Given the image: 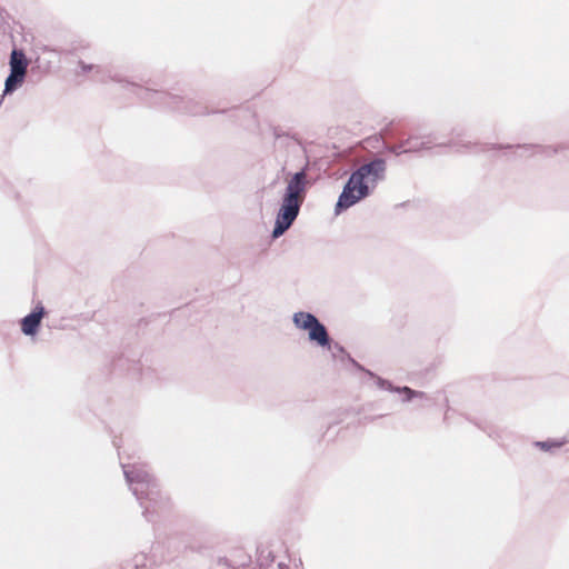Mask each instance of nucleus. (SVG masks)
Segmentation results:
<instances>
[{
	"mask_svg": "<svg viewBox=\"0 0 569 569\" xmlns=\"http://www.w3.org/2000/svg\"><path fill=\"white\" fill-rule=\"evenodd\" d=\"M44 310L43 307L37 306L32 312L27 315L21 320V330L26 336H34L38 332L39 326L43 318Z\"/></svg>",
	"mask_w": 569,
	"mask_h": 569,
	"instance_id": "5",
	"label": "nucleus"
},
{
	"mask_svg": "<svg viewBox=\"0 0 569 569\" xmlns=\"http://www.w3.org/2000/svg\"><path fill=\"white\" fill-rule=\"evenodd\" d=\"M398 390H399L400 392H403V393H405V396H406V399H407V400H410V399H412V398H415V397H417V396H418V392H416V391H413V390H411V389H409V388H407V387H405V388H402V389H398Z\"/></svg>",
	"mask_w": 569,
	"mask_h": 569,
	"instance_id": "7",
	"label": "nucleus"
},
{
	"mask_svg": "<svg viewBox=\"0 0 569 569\" xmlns=\"http://www.w3.org/2000/svg\"><path fill=\"white\" fill-rule=\"evenodd\" d=\"M291 320L296 331L306 337L310 345L323 350L331 348L328 329L313 313L302 310L296 311Z\"/></svg>",
	"mask_w": 569,
	"mask_h": 569,
	"instance_id": "3",
	"label": "nucleus"
},
{
	"mask_svg": "<svg viewBox=\"0 0 569 569\" xmlns=\"http://www.w3.org/2000/svg\"><path fill=\"white\" fill-rule=\"evenodd\" d=\"M568 442L567 437H561L558 439H551L547 441H537L535 442V447L541 451H555L563 447Z\"/></svg>",
	"mask_w": 569,
	"mask_h": 569,
	"instance_id": "6",
	"label": "nucleus"
},
{
	"mask_svg": "<svg viewBox=\"0 0 569 569\" xmlns=\"http://www.w3.org/2000/svg\"><path fill=\"white\" fill-rule=\"evenodd\" d=\"M383 172L382 161H373L357 170L345 186L338 199L336 211L346 210L366 198L378 181L382 179Z\"/></svg>",
	"mask_w": 569,
	"mask_h": 569,
	"instance_id": "1",
	"label": "nucleus"
},
{
	"mask_svg": "<svg viewBox=\"0 0 569 569\" xmlns=\"http://www.w3.org/2000/svg\"><path fill=\"white\" fill-rule=\"evenodd\" d=\"M29 60L21 50H12L9 59L10 73L4 81L3 93L8 94L17 90L24 82Z\"/></svg>",
	"mask_w": 569,
	"mask_h": 569,
	"instance_id": "4",
	"label": "nucleus"
},
{
	"mask_svg": "<svg viewBox=\"0 0 569 569\" xmlns=\"http://www.w3.org/2000/svg\"><path fill=\"white\" fill-rule=\"evenodd\" d=\"M306 178L302 172L296 173L288 182L286 194L276 217L271 232L273 239L280 238L298 217L303 200Z\"/></svg>",
	"mask_w": 569,
	"mask_h": 569,
	"instance_id": "2",
	"label": "nucleus"
}]
</instances>
